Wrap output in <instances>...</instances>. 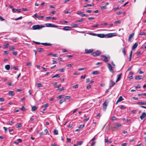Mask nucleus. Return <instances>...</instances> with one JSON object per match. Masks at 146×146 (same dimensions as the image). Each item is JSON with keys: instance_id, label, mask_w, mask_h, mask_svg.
Masks as SVG:
<instances>
[{"instance_id": "nucleus-1", "label": "nucleus", "mask_w": 146, "mask_h": 146, "mask_svg": "<svg viewBox=\"0 0 146 146\" xmlns=\"http://www.w3.org/2000/svg\"><path fill=\"white\" fill-rule=\"evenodd\" d=\"M44 27V26L42 25H37L33 26L32 27V28L33 30H35L37 29H41Z\"/></svg>"}, {"instance_id": "nucleus-2", "label": "nucleus", "mask_w": 146, "mask_h": 146, "mask_svg": "<svg viewBox=\"0 0 146 146\" xmlns=\"http://www.w3.org/2000/svg\"><path fill=\"white\" fill-rule=\"evenodd\" d=\"M101 52L100 50H97L92 53V55L94 56H97L101 54Z\"/></svg>"}, {"instance_id": "nucleus-3", "label": "nucleus", "mask_w": 146, "mask_h": 146, "mask_svg": "<svg viewBox=\"0 0 146 146\" xmlns=\"http://www.w3.org/2000/svg\"><path fill=\"white\" fill-rule=\"evenodd\" d=\"M101 58L102 60L107 62L108 60V58L110 59V57L109 56L107 57L106 56L102 55L101 56Z\"/></svg>"}, {"instance_id": "nucleus-4", "label": "nucleus", "mask_w": 146, "mask_h": 146, "mask_svg": "<svg viewBox=\"0 0 146 146\" xmlns=\"http://www.w3.org/2000/svg\"><path fill=\"white\" fill-rule=\"evenodd\" d=\"M121 126V124L118 123H116L115 125L113 127V128H116L117 129H119V127Z\"/></svg>"}, {"instance_id": "nucleus-5", "label": "nucleus", "mask_w": 146, "mask_h": 146, "mask_svg": "<svg viewBox=\"0 0 146 146\" xmlns=\"http://www.w3.org/2000/svg\"><path fill=\"white\" fill-rule=\"evenodd\" d=\"M107 38H110L113 36H116L117 33H109L106 34Z\"/></svg>"}, {"instance_id": "nucleus-6", "label": "nucleus", "mask_w": 146, "mask_h": 146, "mask_svg": "<svg viewBox=\"0 0 146 146\" xmlns=\"http://www.w3.org/2000/svg\"><path fill=\"white\" fill-rule=\"evenodd\" d=\"M46 26L47 27H58V26L57 25H55L54 24H52L50 23H46L45 24Z\"/></svg>"}, {"instance_id": "nucleus-7", "label": "nucleus", "mask_w": 146, "mask_h": 146, "mask_svg": "<svg viewBox=\"0 0 146 146\" xmlns=\"http://www.w3.org/2000/svg\"><path fill=\"white\" fill-rule=\"evenodd\" d=\"M108 103L106 101H105L103 104V110L105 111L107 107L108 106Z\"/></svg>"}, {"instance_id": "nucleus-8", "label": "nucleus", "mask_w": 146, "mask_h": 146, "mask_svg": "<svg viewBox=\"0 0 146 146\" xmlns=\"http://www.w3.org/2000/svg\"><path fill=\"white\" fill-rule=\"evenodd\" d=\"M108 67L110 70V71L112 72L113 73L114 71L111 65V64L110 63H108Z\"/></svg>"}, {"instance_id": "nucleus-9", "label": "nucleus", "mask_w": 146, "mask_h": 146, "mask_svg": "<svg viewBox=\"0 0 146 146\" xmlns=\"http://www.w3.org/2000/svg\"><path fill=\"white\" fill-rule=\"evenodd\" d=\"M94 51V49H86L85 50V53L86 54L90 53Z\"/></svg>"}, {"instance_id": "nucleus-10", "label": "nucleus", "mask_w": 146, "mask_h": 146, "mask_svg": "<svg viewBox=\"0 0 146 146\" xmlns=\"http://www.w3.org/2000/svg\"><path fill=\"white\" fill-rule=\"evenodd\" d=\"M77 14L79 15H81L82 17H87L88 15L86 14H83L82 11H79L77 13Z\"/></svg>"}, {"instance_id": "nucleus-11", "label": "nucleus", "mask_w": 146, "mask_h": 146, "mask_svg": "<svg viewBox=\"0 0 146 146\" xmlns=\"http://www.w3.org/2000/svg\"><path fill=\"white\" fill-rule=\"evenodd\" d=\"M62 29L65 31H70L72 29L71 27L69 26H65Z\"/></svg>"}, {"instance_id": "nucleus-12", "label": "nucleus", "mask_w": 146, "mask_h": 146, "mask_svg": "<svg viewBox=\"0 0 146 146\" xmlns=\"http://www.w3.org/2000/svg\"><path fill=\"white\" fill-rule=\"evenodd\" d=\"M134 35V33H132L129 35L128 40V42H130L131 41V40L133 38Z\"/></svg>"}, {"instance_id": "nucleus-13", "label": "nucleus", "mask_w": 146, "mask_h": 146, "mask_svg": "<svg viewBox=\"0 0 146 146\" xmlns=\"http://www.w3.org/2000/svg\"><path fill=\"white\" fill-rule=\"evenodd\" d=\"M97 36L100 38H104V37H106L107 36L106 35H104V34H99L97 35Z\"/></svg>"}, {"instance_id": "nucleus-14", "label": "nucleus", "mask_w": 146, "mask_h": 146, "mask_svg": "<svg viewBox=\"0 0 146 146\" xmlns=\"http://www.w3.org/2000/svg\"><path fill=\"white\" fill-rule=\"evenodd\" d=\"M146 113L145 112H143L140 116V118L141 120H143L146 117Z\"/></svg>"}, {"instance_id": "nucleus-15", "label": "nucleus", "mask_w": 146, "mask_h": 146, "mask_svg": "<svg viewBox=\"0 0 146 146\" xmlns=\"http://www.w3.org/2000/svg\"><path fill=\"white\" fill-rule=\"evenodd\" d=\"M122 76V74H119L117 75V80L116 81V82H117L119 81L120 79L121 78V77Z\"/></svg>"}, {"instance_id": "nucleus-16", "label": "nucleus", "mask_w": 146, "mask_h": 146, "mask_svg": "<svg viewBox=\"0 0 146 146\" xmlns=\"http://www.w3.org/2000/svg\"><path fill=\"white\" fill-rule=\"evenodd\" d=\"M115 82L113 81L112 80H111L110 84V87L111 88L115 85Z\"/></svg>"}, {"instance_id": "nucleus-17", "label": "nucleus", "mask_w": 146, "mask_h": 146, "mask_svg": "<svg viewBox=\"0 0 146 146\" xmlns=\"http://www.w3.org/2000/svg\"><path fill=\"white\" fill-rule=\"evenodd\" d=\"M136 80H139L142 78V76L141 75L136 76L135 78Z\"/></svg>"}, {"instance_id": "nucleus-18", "label": "nucleus", "mask_w": 146, "mask_h": 146, "mask_svg": "<svg viewBox=\"0 0 146 146\" xmlns=\"http://www.w3.org/2000/svg\"><path fill=\"white\" fill-rule=\"evenodd\" d=\"M41 44L46 46H51L52 44L50 43H42Z\"/></svg>"}, {"instance_id": "nucleus-19", "label": "nucleus", "mask_w": 146, "mask_h": 146, "mask_svg": "<svg viewBox=\"0 0 146 146\" xmlns=\"http://www.w3.org/2000/svg\"><path fill=\"white\" fill-rule=\"evenodd\" d=\"M9 96H13L15 95L14 92L11 91H10L9 92Z\"/></svg>"}, {"instance_id": "nucleus-20", "label": "nucleus", "mask_w": 146, "mask_h": 146, "mask_svg": "<svg viewBox=\"0 0 146 146\" xmlns=\"http://www.w3.org/2000/svg\"><path fill=\"white\" fill-rule=\"evenodd\" d=\"M138 44L137 43H135V44L132 47V49H134L135 48H136L137 46H138Z\"/></svg>"}, {"instance_id": "nucleus-21", "label": "nucleus", "mask_w": 146, "mask_h": 146, "mask_svg": "<svg viewBox=\"0 0 146 146\" xmlns=\"http://www.w3.org/2000/svg\"><path fill=\"white\" fill-rule=\"evenodd\" d=\"M137 104L138 105H146V102H137Z\"/></svg>"}, {"instance_id": "nucleus-22", "label": "nucleus", "mask_w": 146, "mask_h": 146, "mask_svg": "<svg viewBox=\"0 0 146 146\" xmlns=\"http://www.w3.org/2000/svg\"><path fill=\"white\" fill-rule=\"evenodd\" d=\"M93 5H94V4L93 3L90 4H87L86 5L84 6V7H89V6L91 7V6H93Z\"/></svg>"}, {"instance_id": "nucleus-23", "label": "nucleus", "mask_w": 146, "mask_h": 146, "mask_svg": "<svg viewBox=\"0 0 146 146\" xmlns=\"http://www.w3.org/2000/svg\"><path fill=\"white\" fill-rule=\"evenodd\" d=\"M17 128H20L22 127V125L21 123H18L16 124V125Z\"/></svg>"}, {"instance_id": "nucleus-24", "label": "nucleus", "mask_w": 146, "mask_h": 146, "mask_svg": "<svg viewBox=\"0 0 146 146\" xmlns=\"http://www.w3.org/2000/svg\"><path fill=\"white\" fill-rule=\"evenodd\" d=\"M37 108V107L36 106H34L32 107V111H35Z\"/></svg>"}, {"instance_id": "nucleus-25", "label": "nucleus", "mask_w": 146, "mask_h": 146, "mask_svg": "<svg viewBox=\"0 0 146 146\" xmlns=\"http://www.w3.org/2000/svg\"><path fill=\"white\" fill-rule=\"evenodd\" d=\"M5 68L7 70H9L10 69V66L9 65H7L5 66Z\"/></svg>"}, {"instance_id": "nucleus-26", "label": "nucleus", "mask_w": 146, "mask_h": 146, "mask_svg": "<svg viewBox=\"0 0 146 146\" xmlns=\"http://www.w3.org/2000/svg\"><path fill=\"white\" fill-rule=\"evenodd\" d=\"M123 100V98L122 97V96H120L118 99V102H120Z\"/></svg>"}, {"instance_id": "nucleus-27", "label": "nucleus", "mask_w": 146, "mask_h": 146, "mask_svg": "<svg viewBox=\"0 0 146 146\" xmlns=\"http://www.w3.org/2000/svg\"><path fill=\"white\" fill-rule=\"evenodd\" d=\"M60 77V76L58 74H56L55 75L53 76L52 77V78H54L55 77H57V78H58Z\"/></svg>"}, {"instance_id": "nucleus-28", "label": "nucleus", "mask_w": 146, "mask_h": 146, "mask_svg": "<svg viewBox=\"0 0 146 146\" xmlns=\"http://www.w3.org/2000/svg\"><path fill=\"white\" fill-rule=\"evenodd\" d=\"M53 132L54 135H57L58 134V131L56 129L54 130V131Z\"/></svg>"}, {"instance_id": "nucleus-29", "label": "nucleus", "mask_w": 146, "mask_h": 146, "mask_svg": "<svg viewBox=\"0 0 146 146\" xmlns=\"http://www.w3.org/2000/svg\"><path fill=\"white\" fill-rule=\"evenodd\" d=\"M72 26L74 28L77 27H78V25L76 24H73L72 25Z\"/></svg>"}, {"instance_id": "nucleus-30", "label": "nucleus", "mask_w": 146, "mask_h": 146, "mask_svg": "<svg viewBox=\"0 0 146 146\" xmlns=\"http://www.w3.org/2000/svg\"><path fill=\"white\" fill-rule=\"evenodd\" d=\"M83 141H79L77 142V144L78 145H81L82 144Z\"/></svg>"}, {"instance_id": "nucleus-31", "label": "nucleus", "mask_w": 146, "mask_h": 146, "mask_svg": "<svg viewBox=\"0 0 146 146\" xmlns=\"http://www.w3.org/2000/svg\"><path fill=\"white\" fill-rule=\"evenodd\" d=\"M48 105V104H46L42 106V107L46 108L47 107Z\"/></svg>"}, {"instance_id": "nucleus-32", "label": "nucleus", "mask_w": 146, "mask_h": 146, "mask_svg": "<svg viewBox=\"0 0 146 146\" xmlns=\"http://www.w3.org/2000/svg\"><path fill=\"white\" fill-rule=\"evenodd\" d=\"M122 52L123 53L124 55H125L126 53V51L125 50V49L124 48H123L122 49Z\"/></svg>"}, {"instance_id": "nucleus-33", "label": "nucleus", "mask_w": 146, "mask_h": 146, "mask_svg": "<svg viewBox=\"0 0 146 146\" xmlns=\"http://www.w3.org/2000/svg\"><path fill=\"white\" fill-rule=\"evenodd\" d=\"M98 74V71H95L94 72H93L92 73V74H94V75H96V74Z\"/></svg>"}, {"instance_id": "nucleus-34", "label": "nucleus", "mask_w": 146, "mask_h": 146, "mask_svg": "<svg viewBox=\"0 0 146 146\" xmlns=\"http://www.w3.org/2000/svg\"><path fill=\"white\" fill-rule=\"evenodd\" d=\"M65 101V99H63L60 100L59 102L60 104H61L63 102Z\"/></svg>"}, {"instance_id": "nucleus-35", "label": "nucleus", "mask_w": 146, "mask_h": 146, "mask_svg": "<svg viewBox=\"0 0 146 146\" xmlns=\"http://www.w3.org/2000/svg\"><path fill=\"white\" fill-rule=\"evenodd\" d=\"M65 70L64 69H59L58 70V71H59L60 72H63Z\"/></svg>"}, {"instance_id": "nucleus-36", "label": "nucleus", "mask_w": 146, "mask_h": 146, "mask_svg": "<svg viewBox=\"0 0 146 146\" xmlns=\"http://www.w3.org/2000/svg\"><path fill=\"white\" fill-rule=\"evenodd\" d=\"M23 18V17L22 16H21L18 18L15 19L14 20L15 21L18 20L19 19H21Z\"/></svg>"}, {"instance_id": "nucleus-37", "label": "nucleus", "mask_w": 146, "mask_h": 146, "mask_svg": "<svg viewBox=\"0 0 146 146\" xmlns=\"http://www.w3.org/2000/svg\"><path fill=\"white\" fill-rule=\"evenodd\" d=\"M37 84L38 87H40L42 86V85L41 83H38Z\"/></svg>"}, {"instance_id": "nucleus-38", "label": "nucleus", "mask_w": 146, "mask_h": 146, "mask_svg": "<svg viewBox=\"0 0 146 146\" xmlns=\"http://www.w3.org/2000/svg\"><path fill=\"white\" fill-rule=\"evenodd\" d=\"M38 51L40 52H42L43 51V49L42 48H39L38 49Z\"/></svg>"}, {"instance_id": "nucleus-39", "label": "nucleus", "mask_w": 146, "mask_h": 146, "mask_svg": "<svg viewBox=\"0 0 146 146\" xmlns=\"http://www.w3.org/2000/svg\"><path fill=\"white\" fill-rule=\"evenodd\" d=\"M78 84L75 85L73 86L74 88H76L78 87Z\"/></svg>"}, {"instance_id": "nucleus-40", "label": "nucleus", "mask_w": 146, "mask_h": 146, "mask_svg": "<svg viewBox=\"0 0 146 146\" xmlns=\"http://www.w3.org/2000/svg\"><path fill=\"white\" fill-rule=\"evenodd\" d=\"M64 90V87H62L61 88H59V89H58V90L59 92H60V91H62L63 90Z\"/></svg>"}, {"instance_id": "nucleus-41", "label": "nucleus", "mask_w": 146, "mask_h": 146, "mask_svg": "<svg viewBox=\"0 0 146 146\" xmlns=\"http://www.w3.org/2000/svg\"><path fill=\"white\" fill-rule=\"evenodd\" d=\"M114 23L115 24H119L121 23V21H115L114 22Z\"/></svg>"}, {"instance_id": "nucleus-42", "label": "nucleus", "mask_w": 146, "mask_h": 146, "mask_svg": "<svg viewBox=\"0 0 146 146\" xmlns=\"http://www.w3.org/2000/svg\"><path fill=\"white\" fill-rule=\"evenodd\" d=\"M107 8V7L106 6H103L101 7V9L102 10H104V9H106Z\"/></svg>"}, {"instance_id": "nucleus-43", "label": "nucleus", "mask_w": 146, "mask_h": 146, "mask_svg": "<svg viewBox=\"0 0 146 146\" xmlns=\"http://www.w3.org/2000/svg\"><path fill=\"white\" fill-rule=\"evenodd\" d=\"M15 49V47L13 46H11L10 48V50H13Z\"/></svg>"}, {"instance_id": "nucleus-44", "label": "nucleus", "mask_w": 146, "mask_h": 146, "mask_svg": "<svg viewBox=\"0 0 146 146\" xmlns=\"http://www.w3.org/2000/svg\"><path fill=\"white\" fill-rule=\"evenodd\" d=\"M61 84H60L57 85H56L54 86V87L55 88H59Z\"/></svg>"}, {"instance_id": "nucleus-45", "label": "nucleus", "mask_w": 146, "mask_h": 146, "mask_svg": "<svg viewBox=\"0 0 146 146\" xmlns=\"http://www.w3.org/2000/svg\"><path fill=\"white\" fill-rule=\"evenodd\" d=\"M84 126V125H81L79 126V128H82Z\"/></svg>"}, {"instance_id": "nucleus-46", "label": "nucleus", "mask_w": 146, "mask_h": 146, "mask_svg": "<svg viewBox=\"0 0 146 146\" xmlns=\"http://www.w3.org/2000/svg\"><path fill=\"white\" fill-rule=\"evenodd\" d=\"M21 110L23 111H24L25 110V108L24 106H23L22 108H21Z\"/></svg>"}, {"instance_id": "nucleus-47", "label": "nucleus", "mask_w": 146, "mask_h": 146, "mask_svg": "<svg viewBox=\"0 0 146 146\" xmlns=\"http://www.w3.org/2000/svg\"><path fill=\"white\" fill-rule=\"evenodd\" d=\"M13 68L15 70H18V67L17 66H15Z\"/></svg>"}, {"instance_id": "nucleus-48", "label": "nucleus", "mask_w": 146, "mask_h": 146, "mask_svg": "<svg viewBox=\"0 0 146 146\" xmlns=\"http://www.w3.org/2000/svg\"><path fill=\"white\" fill-rule=\"evenodd\" d=\"M37 13H35L33 16H32V17H34L35 16L36 18H38V16L37 15Z\"/></svg>"}, {"instance_id": "nucleus-49", "label": "nucleus", "mask_w": 146, "mask_h": 146, "mask_svg": "<svg viewBox=\"0 0 146 146\" xmlns=\"http://www.w3.org/2000/svg\"><path fill=\"white\" fill-rule=\"evenodd\" d=\"M26 64L29 66H31L32 65V64L31 62H27Z\"/></svg>"}, {"instance_id": "nucleus-50", "label": "nucleus", "mask_w": 146, "mask_h": 146, "mask_svg": "<svg viewBox=\"0 0 146 146\" xmlns=\"http://www.w3.org/2000/svg\"><path fill=\"white\" fill-rule=\"evenodd\" d=\"M9 45V44L8 43H7L6 44H5L4 45V46L6 48H7L8 47V46Z\"/></svg>"}, {"instance_id": "nucleus-51", "label": "nucleus", "mask_w": 146, "mask_h": 146, "mask_svg": "<svg viewBox=\"0 0 146 146\" xmlns=\"http://www.w3.org/2000/svg\"><path fill=\"white\" fill-rule=\"evenodd\" d=\"M3 128L5 130V132H7V128L5 127H3Z\"/></svg>"}, {"instance_id": "nucleus-52", "label": "nucleus", "mask_w": 146, "mask_h": 146, "mask_svg": "<svg viewBox=\"0 0 146 146\" xmlns=\"http://www.w3.org/2000/svg\"><path fill=\"white\" fill-rule=\"evenodd\" d=\"M70 96H66L65 97V98L64 99H65V100L66 99L68 100L70 98Z\"/></svg>"}, {"instance_id": "nucleus-53", "label": "nucleus", "mask_w": 146, "mask_h": 146, "mask_svg": "<svg viewBox=\"0 0 146 146\" xmlns=\"http://www.w3.org/2000/svg\"><path fill=\"white\" fill-rule=\"evenodd\" d=\"M125 108V107L123 106H121V107L120 108V109L122 110L123 109H124Z\"/></svg>"}, {"instance_id": "nucleus-54", "label": "nucleus", "mask_w": 146, "mask_h": 146, "mask_svg": "<svg viewBox=\"0 0 146 146\" xmlns=\"http://www.w3.org/2000/svg\"><path fill=\"white\" fill-rule=\"evenodd\" d=\"M71 140L70 139L67 138V141L68 142L70 143L71 142Z\"/></svg>"}, {"instance_id": "nucleus-55", "label": "nucleus", "mask_w": 146, "mask_h": 146, "mask_svg": "<svg viewBox=\"0 0 146 146\" xmlns=\"http://www.w3.org/2000/svg\"><path fill=\"white\" fill-rule=\"evenodd\" d=\"M4 101V99L3 98H0V102H3Z\"/></svg>"}, {"instance_id": "nucleus-56", "label": "nucleus", "mask_w": 146, "mask_h": 146, "mask_svg": "<svg viewBox=\"0 0 146 146\" xmlns=\"http://www.w3.org/2000/svg\"><path fill=\"white\" fill-rule=\"evenodd\" d=\"M116 119V117L115 116H113L111 118V119L113 120H115Z\"/></svg>"}, {"instance_id": "nucleus-57", "label": "nucleus", "mask_w": 146, "mask_h": 146, "mask_svg": "<svg viewBox=\"0 0 146 146\" xmlns=\"http://www.w3.org/2000/svg\"><path fill=\"white\" fill-rule=\"evenodd\" d=\"M12 84V83L11 82H8L7 83V84L9 86H11V84Z\"/></svg>"}, {"instance_id": "nucleus-58", "label": "nucleus", "mask_w": 146, "mask_h": 146, "mask_svg": "<svg viewBox=\"0 0 146 146\" xmlns=\"http://www.w3.org/2000/svg\"><path fill=\"white\" fill-rule=\"evenodd\" d=\"M33 42L36 44H41V43L39 42H36V41H33Z\"/></svg>"}, {"instance_id": "nucleus-59", "label": "nucleus", "mask_w": 146, "mask_h": 146, "mask_svg": "<svg viewBox=\"0 0 146 146\" xmlns=\"http://www.w3.org/2000/svg\"><path fill=\"white\" fill-rule=\"evenodd\" d=\"M86 76L85 75H82L81 76V78H82V79H85V78H86Z\"/></svg>"}, {"instance_id": "nucleus-60", "label": "nucleus", "mask_w": 146, "mask_h": 146, "mask_svg": "<svg viewBox=\"0 0 146 146\" xmlns=\"http://www.w3.org/2000/svg\"><path fill=\"white\" fill-rule=\"evenodd\" d=\"M88 19L89 20H93V19H94V18L93 17H92L88 18Z\"/></svg>"}, {"instance_id": "nucleus-61", "label": "nucleus", "mask_w": 146, "mask_h": 146, "mask_svg": "<svg viewBox=\"0 0 146 146\" xmlns=\"http://www.w3.org/2000/svg\"><path fill=\"white\" fill-rule=\"evenodd\" d=\"M83 21V19H80V20H77L76 21L77 22H82Z\"/></svg>"}, {"instance_id": "nucleus-62", "label": "nucleus", "mask_w": 146, "mask_h": 146, "mask_svg": "<svg viewBox=\"0 0 146 146\" xmlns=\"http://www.w3.org/2000/svg\"><path fill=\"white\" fill-rule=\"evenodd\" d=\"M13 55L16 56L17 54V52H13Z\"/></svg>"}, {"instance_id": "nucleus-63", "label": "nucleus", "mask_w": 146, "mask_h": 146, "mask_svg": "<svg viewBox=\"0 0 146 146\" xmlns=\"http://www.w3.org/2000/svg\"><path fill=\"white\" fill-rule=\"evenodd\" d=\"M99 25H92V27H97Z\"/></svg>"}, {"instance_id": "nucleus-64", "label": "nucleus", "mask_w": 146, "mask_h": 146, "mask_svg": "<svg viewBox=\"0 0 146 146\" xmlns=\"http://www.w3.org/2000/svg\"><path fill=\"white\" fill-rule=\"evenodd\" d=\"M89 117L86 118V119H85L84 120V122H86V121H88V120H89Z\"/></svg>"}]
</instances>
